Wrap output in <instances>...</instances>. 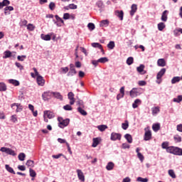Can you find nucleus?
Returning a JSON list of instances; mask_svg holds the SVG:
<instances>
[{
    "mask_svg": "<svg viewBox=\"0 0 182 182\" xmlns=\"http://www.w3.org/2000/svg\"><path fill=\"white\" fill-rule=\"evenodd\" d=\"M10 4L11 2L9 0H4L2 2H0V9H2L4 6H6L4 9L5 15H7L9 14V11H12L14 10V8L13 6H8Z\"/></svg>",
    "mask_w": 182,
    "mask_h": 182,
    "instance_id": "f257e3e1",
    "label": "nucleus"
},
{
    "mask_svg": "<svg viewBox=\"0 0 182 182\" xmlns=\"http://www.w3.org/2000/svg\"><path fill=\"white\" fill-rule=\"evenodd\" d=\"M58 121L59 122L58 127H60L62 129H63L65 127L68 126L70 122V119H64L63 117H60L58 118Z\"/></svg>",
    "mask_w": 182,
    "mask_h": 182,
    "instance_id": "f03ea898",
    "label": "nucleus"
},
{
    "mask_svg": "<svg viewBox=\"0 0 182 182\" xmlns=\"http://www.w3.org/2000/svg\"><path fill=\"white\" fill-rule=\"evenodd\" d=\"M141 88L139 87V88H136L134 87L130 92H129V95L131 96V97H136L139 95H140V94H141Z\"/></svg>",
    "mask_w": 182,
    "mask_h": 182,
    "instance_id": "7ed1b4c3",
    "label": "nucleus"
},
{
    "mask_svg": "<svg viewBox=\"0 0 182 182\" xmlns=\"http://www.w3.org/2000/svg\"><path fill=\"white\" fill-rule=\"evenodd\" d=\"M145 133L144 135V140L150 141L152 138L151 130H150V127H146L144 129Z\"/></svg>",
    "mask_w": 182,
    "mask_h": 182,
    "instance_id": "20e7f679",
    "label": "nucleus"
},
{
    "mask_svg": "<svg viewBox=\"0 0 182 182\" xmlns=\"http://www.w3.org/2000/svg\"><path fill=\"white\" fill-rule=\"evenodd\" d=\"M53 96V92H50V91L45 92L42 95L43 100L45 101L49 100L50 99L52 98Z\"/></svg>",
    "mask_w": 182,
    "mask_h": 182,
    "instance_id": "39448f33",
    "label": "nucleus"
},
{
    "mask_svg": "<svg viewBox=\"0 0 182 182\" xmlns=\"http://www.w3.org/2000/svg\"><path fill=\"white\" fill-rule=\"evenodd\" d=\"M166 70L165 68H162L158 73H157V75H156V79H157V81L156 82L158 84H160L161 82V77L162 76L165 74Z\"/></svg>",
    "mask_w": 182,
    "mask_h": 182,
    "instance_id": "423d86ee",
    "label": "nucleus"
},
{
    "mask_svg": "<svg viewBox=\"0 0 182 182\" xmlns=\"http://www.w3.org/2000/svg\"><path fill=\"white\" fill-rule=\"evenodd\" d=\"M77 73L74 64H70V71L68 73V76H74Z\"/></svg>",
    "mask_w": 182,
    "mask_h": 182,
    "instance_id": "0eeeda50",
    "label": "nucleus"
},
{
    "mask_svg": "<svg viewBox=\"0 0 182 182\" xmlns=\"http://www.w3.org/2000/svg\"><path fill=\"white\" fill-rule=\"evenodd\" d=\"M112 141H116V140H121L122 139V134L119 133L112 132L111 134L110 137Z\"/></svg>",
    "mask_w": 182,
    "mask_h": 182,
    "instance_id": "6e6552de",
    "label": "nucleus"
},
{
    "mask_svg": "<svg viewBox=\"0 0 182 182\" xmlns=\"http://www.w3.org/2000/svg\"><path fill=\"white\" fill-rule=\"evenodd\" d=\"M68 97L70 100V105H73L75 102V94L73 92H70L68 94Z\"/></svg>",
    "mask_w": 182,
    "mask_h": 182,
    "instance_id": "1a4fd4ad",
    "label": "nucleus"
},
{
    "mask_svg": "<svg viewBox=\"0 0 182 182\" xmlns=\"http://www.w3.org/2000/svg\"><path fill=\"white\" fill-rule=\"evenodd\" d=\"M36 80H37V83H38V85H40V86H44L45 85L46 80H44L43 76L38 75L37 77Z\"/></svg>",
    "mask_w": 182,
    "mask_h": 182,
    "instance_id": "9d476101",
    "label": "nucleus"
},
{
    "mask_svg": "<svg viewBox=\"0 0 182 182\" xmlns=\"http://www.w3.org/2000/svg\"><path fill=\"white\" fill-rule=\"evenodd\" d=\"M55 17L57 21V22H55V23L58 27H60L63 26V24H65V22L63 20V18H61L58 15H55Z\"/></svg>",
    "mask_w": 182,
    "mask_h": 182,
    "instance_id": "9b49d317",
    "label": "nucleus"
},
{
    "mask_svg": "<svg viewBox=\"0 0 182 182\" xmlns=\"http://www.w3.org/2000/svg\"><path fill=\"white\" fill-rule=\"evenodd\" d=\"M11 108H13L14 109H16V112H21L22 109H23V107L21 106V104H18V103H14V104H12L11 105Z\"/></svg>",
    "mask_w": 182,
    "mask_h": 182,
    "instance_id": "f8f14e48",
    "label": "nucleus"
},
{
    "mask_svg": "<svg viewBox=\"0 0 182 182\" xmlns=\"http://www.w3.org/2000/svg\"><path fill=\"white\" fill-rule=\"evenodd\" d=\"M77 174L80 181H85V175L81 169H77Z\"/></svg>",
    "mask_w": 182,
    "mask_h": 182,
    "instance_id": "ddd939ff",
    "label": "nucleus"
},
{
    "mask_svg": "<svg viewBox=\"0 0 182 182\" xmlns=\"http://www.w3.org/2000/svg\"><path fill=\"white\" fill-rule=\"evenodd\" d=\"M144 68H145L144 65H140L139 67L136 68V70L141 75H144L147 73V71L144 70Z\"/></svg>",
    "mask_w": 182,
    "mask_h": 182,
    "instance_id": "4468645a",
    "label": "nucleus"
},
{
    "mask_svg": "<svg viewBox=\"0 0 182 182\" xmlns=\"http://www.w3.org/2000/svg\"><path fill=\"white\" fill-rule=\"evenodd\" d=\"M43 114L49 119H53L55 117V114L51 111H44Z\"/></svg>",
    "mask_w": 182,
    "mask_h": 182,
    "instance_id": "2eb2a0df",
    "label": "nucleus"
},
{
    "mask_svg": "<svg viewBox=\"0 0 182 182\" xmlns=\"http://www.w3.org/2000/svg\"><path fill=\"white\" fill-rule=\"evenodd\" d=\"M136 11H137V5L132 4L131 6L130 15L132 16H134V14H136Z\"/></svg>",
    "mask_w": 182,
    "mask_h": 182,
    "instance_id": "dca6fc26",
    "label": "nucleus"
},
{
    "mask_svg": "<svg viewBox=\"0 0 182 182\" xmlns=\"http://www.w3.org/2000/svg\"><path fill=\"white\" fill-rule=\"evenodd\" d=\"M115 15L117 17H119L121 21H122L124 13L123 12V11H115Z\"/></svg>",
    "mask_w": 182,
    "mask_h": 182,
    "instance_id": "f3484780",
    "label": "nucleus"
},
{
    "mask_svg": "<svg viewBox=\"0 0 182 182\" xmlns=\"http://www.w3.org/2000/svg\"><path fill=\"white\" fill-rule=\"evenodd\" d=\"M176 147L177 146H169V148L167 149V152L170 153V154H174L175 155Z\"/></svg>",
    "mask_w": 182,
    "mask_h": 182,
    "instance_id": "a211bd4d",
    "label": "nucleus"
},
{
    "mask_svg": "<svg viewBox=\"0 0 182 182\" xmlns=\"http://www.w3.org/2000/svg\"><path fill=\"white\" fill-rule=\"evenodd\" d=\"M166 64V61L164 58L159 59L157 61L158 66L164 67Z\"/></svg>",
    "mask_w": 182,
    "mask_h": 182,
    "instance_id": "6ab92c4d",
    "label": "nucleus"
},
{
    "mask_svg": "<svg viewBox=\"0 0 182 182\" xmlns=\"http://www.w3.org/2000/svg\"><path fill=\"white\" fill-rule=\"evenodd\" d=\"M141 104V100H140L139 99H136V100H135L134 102L132 104V107L134 109H136Z\"/></svg>",
    "mask_w": 182,
    "mask_h": 182,
    "instance_id": "aec40b11",
    "label": "nucleus"
},
{
    "mask_svg": "<svg viewBox=\"0 0 182 182\" xmlns=\"http://www.w3.org/2000/svg\"><path fill=\"white\" fill-rule=\"evenodd\" d=\"M5 168L7 171H9V173H11V174H16V172L14 170V168H11L9 165H5Z\"/></svg>",
    "mask_w": 182,
    "mask_h": 182,
    "instance_id": "412c9836",
    "label": "nucleus"
},
{
    "mask_svg": "<svg viewBox=\"0 0 182 182\" xmlns=\"http://www.w3.org/2000/svg\"><path fill=\"white\" fill-rule=\"evenodd\" d=\"M109 21L108 20H103L100 21V27H107L109 26Z\"/></svg>",
    "mask_w": 182,
    "mask_h": 182,
    "instance_id": "4be33fe9",
    "label": "nucleus"
},
{
    "mask_svg": "<svg viewBox=\"0 0 182 182\" xmlns=\"http://www.w3.org/2000/svg\"><path fill=\"white\" fill-rule=\"evenodd\" d=\"M9 82L10 84L14 85V86H19L20 85V82L18 80H14V79L9 80Z\"/></svg>",
    "mask_w": 182,
    "mask_h": 182,
    "instance_id": "5701e85b",
    "label": "nucleus"
},
{
    "mask_svg": "<svg viewBox=\"0 0 182 182\" xmlns=\"http://www.w3.org/2000/svg\"><path fill=\"white\" fill-rule=\"evenodd\" d=\"M7 90V86L4 82H0V91L1 92H5Z\"/></svg>",
    "mask_w": 182,
    "mask_h": 182,
    "instance_id": "b1692460",
    "label": "nucleus"
},
{
    "mask_svg": "<svg viewBox=\"0 0 182 182\" xmlns=\"http://www.w3.org/2000/svg\"><path fill=\"white\" fill-rule=\"evenodd\" d=\"M26 157V154L24 153H20L18 156V159L20 161H24Z\"/></svg>",
    "mask_w": 182,
    "mask_h": 182,
    "instance_id": "393cba45",
    "label": "nucleus"
},
{
    "mask_svg": "<svg viewBox=\"0 0 182 182\" xmlns=\"http://www.w3.org/2000/svg\"><path fill=\"white\" fill-rule=\"evenodd\" d=\"M174 156H182V149L176 146Z\"/></svg>",
    "mask_w": 182,
    "mask_h": 182,
    "instance_id": "a878e982",
    "label": "nucleus"
},
{
    "mask_svg": "<svg viewBox=\"0 0 182 182\" xmlns=\"http://www.w3.org/2000/svg\"><path fill=\"white\" fill-rule=\"evenodd\" d=\"M168 13V11H164L161 16V21L166 22L167 21V14Z\"/></svg>",
    "mask_w": 182,
    "mask_h": 182,
    "instance_id": "bb28decb",
    "label": "nucleus"
},
{
    "mask_svg": "<svg viewBox=\"0 0 182 182\" xmlns=\"http://www.w3.org/2000/svg\"><path fill=\"white\" fill-rule=\"evenodd\" d=\"M53 96L56 97L57 99H59V100H63V95L60 92H53Z\"/></svg>",
    "mask_w": 182,
    "mask_h": 182,
    "instance_id": "cd10ccee",
    "label": "nucleus"
},
{
    "mask_svg": "<svg viewBox=\"0 0 182 182\" xmlns=\"http://www.w3.org/2000/svg\"><path fill=\"white\" fill-rule=\"evenodd\" d=\"M26 165L28 167H34L35 166V162H34V161H32V160H28L26 163Z\"/></svg>",
    "mask_w": 182,
    "mask_h": 182,
    "instance_id": "c85d7f7f",
    "label": "nucleus"
},
{
    "mask_svg": "<svg viewBox=\"0 0 182 182\" xmlns=\"http://www.w3.org/2000/svg\"><path fill=\"white\" fill-rule=\"evenodd\" d=\"M41 38L44 40V41H50L51 40V36L50 35H44L41 34Z\"/></svg>",
    "mask_w": 182,
    "mask_h": 182,
    "instance_id": "c756f323",
    "label": "nucleus"
},
{
    "mask_svg": "<svg viewBox=\"0 0 182 182\" xmlns=\"http://www.w3.org/2000/svg\"><path fill=\"white\" fill-rule=\"evenodd\" d=\"M124 137L129 143L131 144L132 142H133V137H132V135H130L129 134H125Z\"/></svg>",
    "mask_w": 182,
    "mask_h": 182,
    "instance_id": "7c9ffc66",
    "label": "nucleus"
},
{
    "mask_svg": "<svg viewBox=\"0 0 182 182\" xmlns=\"http://www.w3.org/2000/svg\"><path fill=\"white\" fill-rule=\"evenodd\" d=\"M12 53L10 50H6L4 52V56H3V58H9L11 57Z\"/></svg>",
    "mask_w": 182,
    "mask_h": 182,
    "instance_id": "2f4dec72",
    "label": "nucleus"
},
{
    "mask_svg": "<svg viewBox=\"0 0 182 182\" xmlns=\"http://www.w3.org/2000/svg\"><path fill=\"white\" fill-rule=\"evenodd\" d=\"M113 167H114V164L113 162H109L106 166L107 170H113Z\"/></svg>",
    "mask_w": 182,
    "mask_h": 182,
    "instance_id": "473e14b6",
    "label": "nucleus"
},
{
    "mask_svg": "<svg viewBox=\"0 0 182 182\" xmlns=\"http://www.w3.org/2000/svg\"><path fill=\"white\" fill-rule=\"evenodd\" d=\"M151 110H152V114L154 115L160 112V108L159 107H154L151 109Z\"/></svg>",
    "mask_w": 182,
    "mask_h": 182,
    "instance_id": "72a5a7b5",
    "label": "nucleus"
},
{
    "mask_svg": "<svg viewBox=\"0 0 182 182\" xmlns=\"http://www.w3.org/2000/svg\"><path fill=\"white\" fill-rule=\"evenodd\" d=\"M168 176H170V177L171 178H176V176L173 170L170 169V170H168Z\"/></svg>",
    "mask_w": 182,
    "mask_h": 182,
    "instance_id": "f704fd0d",
    "label": "nucleus"
},
{
    "mask_svg": "<svg viewBox=\"0 0 182 182\" xmlns=\"http://www.w3.org/2000/svg\"><path fill=\"white\" fill-rule=\"evenodd\" d=\"M134 62V58L133 57H129L127 60V64L128 65H132L133 63Z\"/></svg>",
    "mask_w": 182,
    "mask_h": 182,
    "instance_id": "c9c22d12",
    "label": "nucleus"
},
{
    "mask_svg": "<svg viewBox=\"0 0 182 182\" xmlns=\"http://www.w3.org/2000/svg\"><path fill=\"white\" fill-rule=\"evenodd\" d=\"M77 111L84 116L87 115V112L83 109V107H78Z\"/></svg>",
    "mask_w": 182,
    "mask_h": 182,
    "instance_id": "e433bc0d",
    "label": "nucleus"
},
{
    "mask_svg": "<svg viewBox=\"0 0 182 182\" xmlns=\"http://www.w3.org/2000/svg\"><path fill=\"white\" fill-rule=\"evenodd\" d=\"M26 26L27 29L30 31H33L36 29V26L32 23H28Z\"/></svg>",
    "mask_w": 182,
    "mask_h": 182,
    "instance_id": "4c0bfd02",
    "label": "nucleus"
},
{
    "mask_svg": "<svg viewBox=\"0 0 182 182\" xmlns=\"http://www.w3.org/2000/svg\"><path fill=\"white\" fill-rule=\"evenodd\" d=\"M6 154H9L10 156H16L15 151L9 148L7 149Z\"/></svg>",
    "mask_w": 182,
    "mask_h": 182,
    "instance_id": "58836bf2",
    "label": "nucleus"
},
{
    "mask_svg": "<svg viewBox=\"0 0 182 182\" xmlns=\"http://www.w3.org/2000/svg\"><path fill=\"white\" fill-rule=\"evenodd\" d=\"M152 129L154 131V132H157L160 129V124H154L152 125Z\"/></svg>",
    "mask_w": 182,
    "mask_h": 182,
    "instance_id": "ea45409f",
    "label": "nucleus"
},
{
    "mask_svg": "<svg viewBox=\"0 0 182 182\" xmlns=\"http://www.w3.org/2000/svg\"><path fill=\"white\" fill-rule=\"evenodd\" d=\"M92 146L93 147H96V146H97V145L99 144V138H94L93 139H92Z\"/></svg>",
    "mask_w": 182,
    "mask_h": 182,
    "instance_id": "a19ab883",
    "label": "nucleus"
},
{
    "mask_svg": "<svg viewBox=\"0 0 182 182\" xmlns=\"http://www.w3.org/2000/svg\"><path fill=\"white\" fill-rule=\"evenodd\" d=\"M173 139L176 143H179L182 141V138L181 136H180L179 135L176 134L173 136Z\"/></svg>",
    "mask_w": 182,
    "mask_h": 182,
    "instance_id": "79ce46f5",
    "label": "nucleus"
},
{
    "mask_svg": "<svg viewBox=\"0 0 182 182\" xmlns=\"http://www.w3.org/2000/svg\"><path fill=\"white\" fill-rule=\"evenodd\" d=\"M161 147L164 149H166V151L168 152V148H169L168 146V141H164L161 144Z\"/></svg>",
    "mask_w": 182,
    "mask_h": 182,
    "instance_id": "37998d69",
    "label": "nucleus"
},
{
    "mask_svg": "<svg viewBox=\"0 0 182 182\" xmlns=\"http://www.w3.org/2000/svg\"><path fill=\"white\" fill-rule=\"evenodd\" d=\"M122 127L124 130L127 129L129 128V121L126 120L124 123H122Z\"/></svg>",
    "mask_w": 182,
    "mask_h": 182,
    "instance_id": "c03bdc74",
    "label": "nucleus"
},
{
    "mask_svg": "<svg viewBox=\"0 0 182 182\" xmlns=\"http://www.w3.org/2000/svg\"><path fill=\"white\" fill-rule=\"evenodd\" d=\"M114 46H115L114 41H110L107 44V48H109L110 50H113V48H114Z\"/></svg>",
    "mask_w": 182,
    "mask_h": 182,
    "instance_id": "a18cd8bd",
    "label": "nucleus"
},
{
    "mask_svg": "<svg viewBox=\"0 0 182 182\" xmlns=\"http://www.w3.org/2000/svg\"><path fill=\"white\" fill-rule=\"evenodd\" d=\"M98 61L100 63H107L109 61V59L106 57H104V58H100V59H98Z\"/></svg>",
    "mask_w": 182,
    "mask_h": 182,
    "instance_id": "49530a36",
    "label": "nucleus"
},
{
    "mask_svg": "<svg viewBox=\"0 0 182 182\" xmlns=\"http://www.w3.org/2000/svg\"><path fill=\"white\" fill-rule=\"evenodd\" d=\"M29 173H30L31 177H36V176H37L36 172L32 168L29 169Z\"/></svg>",
    "mask_w": 182,
    "mask_h": 182,
    "instance_id": "de8ad7c7",
    "label": "nucleus"
},
{
    "mask_svg": "<svg viewBox=\"0 0 182 182\" xmlns=\"http://www.w3.org/2000/svg\"><path fill=\"white\" fill-rule=\"evenodd\" d=\"M166 27L165 24L164 23H159L158 24V29L161 31H163V29Z\"/></svg>",
    "mask_w": 182,
    "mask_h": 182,
    "instance_id": "09e8293b",
    "label": "nucleus"
},
{
    "mask_svg": "<svg viewBox=\"0 0 182 182\" xmlns=\"http://www.w3.org/2000/svg\"><path fill=\"white\" fill-rule=\"evenodd\" d=\"M98 129L101 132H105V130H106V129H107V126L106 125H99L97 127Z\"/></svg>",
    "mask_w": 182,
    "mask_h": 182,
    "instance_id": "8fccbe9b",
    "label": "nucleus"
},
{
    "mask_svg": "<svg viewBox=\"0 0 182 182\" xmlns=\"http://www.w3.org/2000/svg\"><path fill=\"white\" fill-rule=\"evenodd\" d=\"M26 58H27L26 55H18L17 56V60L19 61H24L25 59H26Z\"/></svg>",
    "mask_w": 182,
    "mask_h": 182,
    "instance_id": "3c124183",
    "label": "nucleus"
},
{
    "mask_svg": "<svg viewBox=\"0 0 182 182\" xmlns=\"http://www.w3.org/2000/svg\"><path fill=\"white\" fill-rule=\"evenodd\" d=\"M87 27H88V28H89L90 31H93V30H95V23H89L87 24Z\"/></svg>",
    "mask_w": 182,
    "mask_h": 182,
    "instance_id": "603ef678",
    "label": "nucleus"
},
{
    "mask_svg": "<svg viewBox=\"0 0 182 182\" xmlns=\"http://www.w3.org/2000/svg\"><path fill=\"white\" fill-rule=\"evenodd\" d=\"M91 46L94 48H98L99 49L100 48H102V45L100 43H92L91 44Z\"/></svg>",
    "mask_w": 182,
    "mask_h": 182,
    "instance_id": "864d4df0",
    "label": "nucleus"
},
{
    "mask_svg": "<svg viewBox=\"0 0 182 182\" xmlns=\"http://www.w3.org/2000/svg\"><path fill=\"white\" fill-rule=\"evenodd\" d=\"M182 101V95H178L176 98L173 99V102L179 103Z\"/></svg>",
    "mask_w": 182,
    "mask_h": 182,
    "instance_id": "5fc2aeb1",
    "label": "nucleus"
},
{
    "mask_svg": "<svg viewBox=\"0 0 182 182\" xmlns=\"http://www.w3.org/2000/svg\"><path fill=\"white\" fill-rule=\"evenodd\" d=\"M180 77H174L172 80H171V83L172 84H175L176 82H178L180 81Z\"/></svg>",
    "mask_w": 182,
    "mask_h": 182,
    "instance_id": "6e6d98bb",
    "label": "nucleus"
},
{
    "mask_svg": "<svg viewBox=\"0 0 182 182\" xmlns=\"http://www.w3.org/2000/svg\"><path fill=\"white\" fill-rule=\"evenodd\" d=\"M63 109L66 111H70L73 110V107L70 105H67L65 106H63Z\"/></svg>",
    "mask_w": 182,
    "mask_h": 182,
    "instance_id": "4d7b16f0",
    "label": "nucleus"
},
{
    "mask_svg": "<svg viewBox=\"0 0 182 182\" xmlns=\"http://www.w3.org/2000/svg\"><path fill=\"white\" fill-rule=\"evenodd\" d=\"M137 181H140V182H147L149 181V179L147 178H141V177H138L137 178Z\"/></svg>",
    "mask_w": 182,
    "mask_h": 182,
    "instance_id": "13d9d810",
    "label": "nucleus"
},
{
    "mask_svg": "<svg viewBox=\"0 0 182 182\" xmlns=\"http://www.w3.org/2000/svg\"><path fill=\"white\" fill-rule=\"evenodd\" d=\"M49 9L53 11L55 9V4L54 2H50L49 4Z\"/></svg>",
    "mask_w": 182,
    "mask_h": 182,
    "instance_id": "bf43d9fd",
    "label": "nucleus"
},
{
    "mask_svg": "<svg viewBox=\"0 0 182 182\" xmlns=\"http://www.w3.org/2000/svg\"><path fill=\"white\" fill-rule=\"evenodd\" d=\"M77 104L79 105V107H81V108H85V105H84V102L82 100H79L77 102Z\"/></svg>",
    "mask_w": 182,
    "mask_h": 182,
    "instance_id": "052dcab7",
    "label": "nucleus"
},
{
    "mask_svg": "<svg viewBox=\"0 0 182 182\" xmlns=\"http://www.w3.org/2000/svg\"><path fill=\"white\" fill-rule=\"evenodd\" d=\"M15 65L20 70H23L24 69V67L20 63H16Z\"/></svg>",
    "mask_w": 182,
    "mask_h": 182,
    "instance_id": "680f3d73",
    "label": "nucleus"
},
{
    "mask_svg": "<svg viewBox=\"0 0 182 182\" xmlns=\"http://www.w3.org/2000/svg\"><path fill=\"white\" fill-rule=\"evenodd\" d=\"M28 21L27 20H23L21 21V26H27Z\"/></svg>",
    "mask_w": 182,
    "mask_h": 182,
    "instance_id": "e2e57ef3",
    "label": "nucleus"
},
{
    "mask_svg": "<svg viewBox=\"0 0 182 182\" xmlns=\"http://www.w3.org/2000/svg\"><path fill=\"white\" fill-rule=\"evenodd\" d=\"M147 83L146 82V81H144V80H140V81H139L138 82V85H139V86H144V85H146Z\"/></svg>",
    "mask_w": 182,
    "mask_h": 182,
    "instance_id": "0e129e2a",
    "label": "nucleus"
},
{
    "mask_svg": "<svg viewBox=\"0 0 182 182\" xmlns=\"http://www.w3.org/2000/svg\"><path fill=\"white\" fill-rule=\"evenodd\" d=\"M61 70H62L63 73L65 74V73H68L69 68H68V67L61 68Z\"/></svg>",
    "mask_w": 182,
    "mask_h": 182,
    "instance_id": "69168bd1",
    "label": "nucleus"
},
{
    "mask_svg": "<svg viewBox=\"0 0 182 182\" xmlns=\"http://www.w3.org/2000/svg\"><path fill=\"white\" fill-rule=\"evenodd\" d=\"M96 4L99 8H102L103 6V2L101 1H97Z\"/></svg>",
    "mask_w": 182,
    "mask_h": 182,
    "instance_id": "338daca9",
    "label": "nucleus"
},
{
    "mask_svg": "<svg viewBox=\"0 0 182 182\" xmlns=\"http://www.w3.org/2000/svg\"><path fill=\"white\" fill-rule=\"evenodd\" d=\"M176 128L178 131L182 132V124H178Z\"/></svg>",
    "mask_w": 182,
    "mask_h": 182,
    "instance_id": "774afa93",
    "label": "nucleus"
}]
</instances>
